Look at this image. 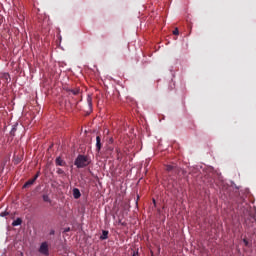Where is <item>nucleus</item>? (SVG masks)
Listing matches in <instances>:
<instances>
[{
	"mask_svg": "<svg viewBox=\"0 0 256 256\" xmlns=\"http://www.w3.org/2000/svg\"><path fill=\"white\" fill-rule=\"evenodd\" d=\"M90 163L89 159L84 156V155H79L77 157V159L75 160V163L74 165L77 167V168H84L86 166H88Z\"/></svg>",
	"mask_w": 256,
	"mask_h": 256,
	"instance_id": "nucleus-1",
	"label": "nucleus"
},
{
	"mask_svg": "<svg viewBox=\"0 0 256 256\" xmlns=\"http://www.w3.org/2000/svg\"><path fill=\"white\" fill-rule=\"evenodd\" d=\"M66 92L69 96L77 97L80 95V88H66Z\"/></svg>",
	"mask_w": 256,
	"mask_h": 256,
	"instance_id": "nucleus-2",
	"label": "nucleus"
},
{
	"mask_svg": "<svg viewBox=\"0 0 256 256\" xmlns=\"http://www.w3.org/2000/svg\"><path fill=\"white\" fill-rule=\"evenodd\" d=\"M39 252L43 255L48 256L49 255V245L47 242H43L39 248Z\"/></svg>",
	"mask_w": 256,
	"mask_h": 256,
	"instance_id": "nucleus-3",
	"label": "nucleus"
},
{
	"mask_svg": "<svg viewBox=\"0 0 256 256\" xmlns=\"http://www.w3.org/2000/svg\"><path fill=\"white\" fill-rule=\"evenodd\" d=\"M37 178H39V173H37V174L34 176V178L28 180V181L24 184L23 188H29V187H31L33 184H35V181H37Z\"/></svg>",
	"mask_w": 256,
	"mask_h": 256,
	"instance_id": "nucleus-4",
	"label": "nucleus"
},
{
	"mask_svg": "<svg viewBox=\"0 0 256 256\" xmlns=\"http://www.w3.org/2000/svg\"><path fill=\"white\" fill-rule=\"evenodd\" d=\"M166 171L167 172H174V173H176L178 171V167L175 164H173V165H166Z\"/></svg>",
	"mask_w": 256,
	"mask_h": 256,
	"instance_id": "nucleus-5",
	"label": "nucleus"
},
{
	"mask_svg": "<svg viewBox=\"0 0 256 256\" xmlns=\"http://www.w3.org/2000/svg\"><path fill=\"white\" fill-rule=\"evenodd\" d=\"M102 148L101 138L100 136L96 137V151L99 153Z\"/></svg>",
	"mask_w": 256,
	"mask_h": 256,
	"instance_id": "nucleus-6",
	"label": "nucleus"
},
{
	"mask_svg": "<svg viewBox=\"0 0 256 256\" xmlns=\"http://www.w3.org/2000/svg\"><path fill=\"white\" fill-rule=\"evenodd\" d=\"M55 164L57 166H66V163L61 159V157L56 158Z\"/></svg>",
	"mask_w": 256,
	"mask_h": 256,
	"instance_id": "nucleus-7",
	"label": "nucleus"
},
{
	"mask_svg": "<svg viewBox=\"0 0 256 256\" xmlns=\"http://www.w3.org/2000/svg\"><path fill=\"white\" fill-rule=\"evenodd\" d=\"M80 196H81V193H80L79 189L74 188V189H73V197H74L75 199H79Z\"/></svg>",
	"mask_w": 256,
	"mask_h": 256,
	"instance_id": "nucleus-8",
	"label": "nucleus"
},
{
	"mask_svg": "<svg viewBox=\"0 0 256 256\" xmlns=\"http://www.w3.org/2000/svg\"><path fill=\"white\" fill-rule=\"evenodd\" d=\"M21 223H23V220L21 218H17L15 221H13L12 225L19 226Z\"/></svg>",
	"mask_w": 256,
	"mask_h": 256,
	"instance_id": "nucleus-9",
	"label": "nucleus"
},
{
	"mask_svg": "<svg viewBox=\"0 0 256 256\" xmlns=\"http://www.w3.org/2000/svg\"><path fill=\"white\" fill-rule=\"evenodd\" d=\"M15 132H17V124L12 127V130L10 131V135L12 137H15Z\"/></svg>",
	"mask_w": 256,
	"mask_h": 256,
	"instance_id": "nucleus-10",
	"label": "nucleus"
},
{
	"mask_svg": "<svg viewBox=\"0 0 256 256\" xmlns=\"http://www.w3.org/2000/svg\"><path fill=\"white\" fill-rule=\"evenodd\" d=\"M108 233H109L108 231H103L100 239L101 240H106L108 238Z\"/></svg>",
	"mask_w": 256,
	"mask_h": 256,
	"instance_id": "nucleus-11",
	"label": "nucleus"
},
{
	"mask_svg": "<svg viewBox=\"0 0 256 256\" xmlns=\"http://www.w3.org/2000/svg\"><path fill=\"white\" fill-rule=\"evenodd\" d=\"M42 199H43L44 202L51 203V198L49 197V195H43Z\"/></svg>",
	"mask_w": 256,
	"mask_h": 256,
	"instance_id": "nucleus-12",
	"label": "nucleus"
},
{
	"mask_svg": "<svg viewBox=\"0 0 256 256\" xmlns=\"http://www.w3.org/2000/svg\"><path fill=\"white\" fill-rule=\"evenodd\" d=\"M87 104L89 106V108H92V98L90 96L87 97Z\"/></svg>",
	"mask_w": 256,
	"mask_h": 256,
	"instance_id": "nucleus-13",
	"label": "nucleus"
},
{
	"mask_svg": "<svg viewBox=\"0 0 256 256\" xmlns=\"http://www.w3.org/2000/svg\"><path fill=\"white\" fill-rule=\"evenodd\" d=\"M56 173L59 175H64V171L60 168L57 169Z\"/></svg>",
	"mask_w": 256,
	"mask_h": 256,
	"instance_id": "nucleus-14",
	"label": "nucleus"
},
{
	"mask_svg": "<svg viewBox=\"0 0 256 256\" xmlns=\"http://www.w3.org/2000/svg\"><path fill=\"white\" fill-rule=\"evenodd\" d=\"M173 34L176 35V36L179 35V30H178V28H175V30H173Z\"/></svg>",
	"mask_w": 256,
	"mask_h": 256,
	"instance_id": "nucleus-15",
	"label": "nucleus"
},
{
	"mask_svg": "<svg viewBox=\"0 0 256 256\" xmlns=\"http://www.w3.org/2000/svg\"><path fill=\"white\" fill-rule=\"evenodd\" d=\"M7 215H9V212H2V213L0 214L1 217H5V216H7Z\"/></svg>",
	"mask_w": 256,
	"mask_h": 256,
	"instance_id": "nucleus-16",
	"label": "nucleus"
},
{
	"mask_svg": "<svg viewBox=\"0 0 256 256\" xmlns=\"http://www.w3.org/2000/svg\"><path fill=\"white\" fill-rule=\"evenodd\" d=\"M49 234L50 235H55V230H51Z\"/></svg>",
	"mask_w": 256,
	"mask_h": 256,
	"instance_id": "nucleus-17",
	"label": "nucleus"
},
{
	"mask_svg": "<svg viewBox=\"0 0 256 256\" xmlns=\"http://www.w3.org/2000/svg\"><path fill=\"white\" fill-rule=\"evenodd\" d=\"M70 231V228H65L64 232H69Z\"/></svg>",
	"mask_w": 256,
	"mask_h": 256,
	"instance_id": "nucleus-18",
	"label": "nucleus"
},
{
	"mask_svg": "<svg viewBox=\"0 0 256 256\" xmlns=\"http://www.w3.org/2000/svg\"><path fill=\"white\" fill-rule=\"evenodd\" d=\"M5 78H6V80H7V78L9 77V74H5V76H4Z\"/></svg>",
	"mask_w": 256,
	"mask_h": 256,
	"instance_id": "nucleus-19",
	"label": "nucleus"
}]
</instances>
